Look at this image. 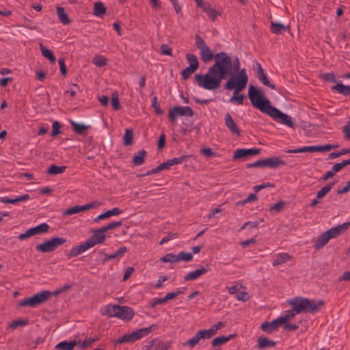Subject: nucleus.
Here are the masks:
<instances>
[{
    "mask_svg": "<svg viewBox=\"0 0 350 350\" xmlns=\"http://www.w3.org/2000/svg\"><path fill=\"white\" fill-rule=\"evenodd\" d=\"M284 204L285 203L282 201L278 202V203L270 207V211L274 213H279L284 206Z\"/></svg>",
    "mask_w": 350,
    "mask_h": 350,
    "instance_id": "4d7b16f0",
    "label": "nucleus"
},
{
    "mask_svg": "<svg viewBox=\"0 0 350 350\" xmlns=\"http://www.w3.org/2000/svg\"><path fill=\"white\" fill-rule=\"evenodd\" d=\"M189 158L187 155H182L180 157H175L168 160V164L171 166L183 163Z\"/></svg>",
    "mask_w": 350,
    "mask_h": 350,
    "instance_id": "3c124183",
    "label": "nucleus"
},
{
    "mask_svg": "<svg viewBox=\"0 0 350 350\" xmlns=\"http://www.w3.org/2000/svg\"><path fill=\"white\" fill-rule=\"evenodd\" d=\"M98 340V338H90L83 341L81 347L84 348L90 346L92 343Z\"/></svg>",
    "mask_w": 350,
    "mask_h": 350,
    "instance_id": "338daca9",
    "label": "nucleus"
},
{
    "mask_svg": "<svg viewBox=\"0 0 350 350\" xmlns=\"http://www.w3.org/2000/svg\"><path fill=\"white\" fill-rule=\"evenodd\" d=\"M282 325L281 322L279 319L271 321V322H265L261 324V329L263 332L267 333H272L275 331H277L280 326Z\"/></svg>",
    "mask_w": 350,
    "mask_h": 350,
    "instance_id": "412c9836",
    "label": "nucleus"
},
{
    "mask_svg": "<svg viewBox=\"0 0 350 350\" xmlns=\"http://www.w3.org/2000/svg\"><path fill=\"white\" fill-rule=\"evenodd\" d=\"M293 258V256L288 253L281 252L275 254L273 256L272 265L273 267H276L278 265H283L288 261L291 260Z\"/></svg>",
    "mask_w": 350,
    "mask_h": 350,
    "instance_id": "6ab92c4d",
    "label": "nucleus"
},
{
    "mask_svg": "<svg viewBox=\"0 0 350 350\" xmlns=\"http://www.w3.org/2000/svg\"><path fill=\"white\" fill-rule=\"evenodd\" d=\"M51 293L49 291H42L36 293L32 297L24 299L18 303V306L21 307L29 306L31 308H36L41 305L49 299Z\"/></svg>",
    "mask_w": 350,
    "mask_h": 350,
    "instance_id": "39448f33",
    "label": "nucleus"
},
{
    "mask_svg": "<svg viewBox=\"0 0 350 350\" xmlns=\"http://www.w3.org/2000/svg\"><path fill=\"white\" fill-rule=\"evenodd\" d=\"M40 48L41 50L42 55L44 57L48 59L51 63L55 62V60H56L55 57L54 56V55L53 54V53L51 50L44 47V45L42 44H40Z\"/></svg>",
    "mask_w": 350,
    "mask_h": 350,
    "instance_id": "c9c22d12",
    "label": "nucleus"
},
{
    "mask_svg": "<svg viewBox=\"0 0 350 350\" xmlns=\"http://www.w3.org/2000/svg\"><path fill=\"white\" fill-rule=\"evenodd\" d=\"M111 103L113 109L118 110L120 108L118 94L117 92L112 94Z\"/></svg>",
    "mask_w": 350,
    "mask_h": 350,
    "instance_id": "864d4df0",
    "label": "nucleus"
},
{
    "mask_svg": "<svg viewBox=\"0 0 350 350\" xmlns=\"http://www.w3.org/2000/svg\"><path fill=\"white\" fill-rule=\"evenodd\" d=\"M329 240L330 237H328L327 233L325 232L317 238L314 244V247L316 250H320L324 245H325Z\"/></svg>",
    "mask_w": 350,
    "mask_h": 350,
    "instance_id": "bb28decb",
    "label": "nucleus"
},
{
    "mask_svg": "<svg viewBox=\"0 0 350 350\" xmlns=\"http://www.w3.org/2000/svg\"><path fill=\"white\" fill-rule=\"evenodd\" d=\"M133 138V131L131 129H127L123 137L124 145L126 146L131 145Z\"/></svg>",
    "mask_w": 350,
    "mask_h": 350,
    "instance_id": "79ce46f5",
    "label": "nucleus"
},
{
    "mask_svg": "<svg viewBox=\"0 0 350 350\" xmlns=\"http://www.w3.org/2000/svg\"><path fill=\"white\" fill-rule=\"evenodd\" d=\"M350 226V221L345 222L340 225H338L333 228H329L325 232L330 237L331 239H334L338 237L339 235L342 234L347 230Z\"/></svg>",
    "mask_w": 350,
    "mask_h": 350,
    "instance_id": "f8f14e48",
    "label": "nucleus"
},
{
    "mask_svg": "<svg viewBox=\"0 0 350 350\" xmlns=\"http://www.w3.org/2000/svg\"><path fill=\"white\" fill-rule=\"evenodd\" d=\"M33 236L41 234L47 232L49 229V226L46 223H42L36 227L29 228Z\"/></svg>",
    "mask_w": 350,
    "mask_h": 350,
    "instance_id": "cd10ccee",
    "label": "nucleus"
},
{
    "mask_svg": "<svg viewBox=\"0 0 350 350\" xmlns=\"http://www.w3.org/2000/svg\"><path fill=\"white\" fill-rule=\"evenodd\" d=\"M248 97L252 106L261 112L269 115L274 120H279L281 124L290 128L295 126L291 118L272 106L270 100L266 98L262 90L256 88L251 85L248 90Z\"/></svg>",
    "mask_w": 350,
    "mask_h": 350,
    "instance_id": "f03ea898",
    "label": "nucleus"
},
{
    "mask_svg": "<svg viewBox=\"0 0 350 350\" xmlns=\"http://www.w3.org/2000/svg\"><path fill=\"white\" fill-rule=\"evenodd\" d=\"M118 308V305L108 304L101 309V312L109 317H116Z\"/></svg>",
    "mask_w": 350,
    "mask_h": 350,
    "instance_id": "393cba45",
    "label": "nucleus"
},
{
    "mask_svg": "<svg viewBox=\"0 0 350 350\" xmlns=\"http://www.w3.org/2000/svg\"><path fill=\"white\" fill-rule=\"evenodd\" d=\"M224 323L218 322L210 329H206V331L208 332L209 337L211 338L212 336H215L217 331L224 327Z\"/></svg>",
    "mask_w": 350,
    "mask_h": 350,
    "instance_id": "de8ad7c7",
    "label": "nucleus"
},
{
    "mask_svg": "<svg viewBox=\"0 0 350 350\" xmlns=\"http://www.w3.org/2000/svg\"><path fill=\"white\" fill-rule=\"evenodd\" d=\"M186 59L189 64V66H193V67H196V68H199V62L198 58L194 54L187 53L186 55Z\"/></svg>",
    "mask_w": 350,
    "mask_h": 350,
    "instance_id": "49530a36",
    "label": "nucleus"
},
{
    "mask_svg": "<svg viewBox=\"0 0 350 350\" xmlns=\"http://www.w3.org/2000/svg\"><path fill=\"white\" fill-rule=\"evenodd\" d=\"M94 14L97 16H100L106 13V8L100 1L95 2L94 4Z\"/></svg>",
    "mask_w": 350,
    "mask_h": 350,
    "instance_id": "f704fd0d",
    "label": "nucleus"
},
{
    "mask_svg": "<svg viewBox=\"0 0 350 350\" xmlns=\"http://www.w3.org/2000/svg\"><path fill=\"white\" fill-rule=\"evenodd\" d=\"M209 338H211L206 329H200L196 333L193 337L183 342V347H189L190 349H193L199 344L201 340Z\"/></svg>",
    "mask_w": 350,
    "mask_h": 350,
    "instance_id": "1a4fd4ad",
    "label": "nucleus"
},
{
    "mask_svg": "<svg viewBox=\"0 0 350 350\" xmlns=\"http://www.w3.org/2000/svg\"><path fill=\"white\" fill-rule=\"evenodd\" d=\"M248 82V77L245 68L241 70L235 75H232L225 84L226 90H231L234 89L233 96L230 98V103H235L237 105H242L244 100V95L238 94L239 92L245 88Z\"/></svg>",
    "mask_w": 350,
    "mask_h": 350,
    "instance_id": "7ed1b4c3",
    "label": "nucleus"
},
{
    "mask_svg": "<svg viewBox=\"0 0 350 350\" xmlns=\"http://www.w3.org/2000/svg\"><path fill=\"white\" fill-rule=\"evenodd\" d=\"M323 79L327 81L335 83L336 82V79L335 75L332 72L325 73L323 75Z\"/></svg>",
    "mask_w": 350,
    "mask_h": 350,
    "instance_id": "0e129e2a",
    "label": "nucleus"
},
{
    "mask_svg": "<svg viewBox=\"0 0 350 350\" xmlns=\"http://www.w3.org/2000/svg\"><path fill=\"white\" fill-rule=\"evenodd\" d=\"M296 314H297V313L294 311V308H292V310H287L284 316L280 317L278 319L282 325L284 323L289 322Z\"/></svg>",
    "mask_w": 350,
    "mask_h": 350,
    "instance_id": "e433bc0d",
    "label": "nucleus"
},
{
    "mask_svg": "<svg viewBox=\"0 0 350 350\" xmlns=\"http://www.w3.org/2000/svg\"><path fill=\"white\" fill-rule=\"evenodd\" d=\"M234 285L231 287H227L228 293L230 295H234L235 297L237 300L241 301H247L250 299V297L248 293L246 291H241L239 288H243V286L242 285H239L238 286V283L234 282Z\"/></svg>",
    "mask_w": 350,
    "mask_h": 350,
    "instance_id": "9b49d317",
    "label": "nucleus"
},
{
    "mask_svg": "<svg viewBox=\"0 0 350 350\" xmlns=\"http://www.w3.org/2000/svg\"><path fill=\"white\" fill-rule=\"evenodd\" d=\"M161 53L170 56L172 55V48L170 47L167 44H162L161 46Z\"/></svg>",
    "mask_w": 350,
    "mask_h": 350,
    "instance_id": "e2e57ef3",
    "label": "nucleus"
},
{
    "mask_svg": "<svg viewBox=\"0 0 350 350\" xmlns=\"http://www.w3.org/2000/svg\"><path fill=\"white\" fill-rule=\"evenodd\" d=\"M161 260L163 262L174 263V262H178V258H177L176 254H174L172 253H169V254H167L166 255H165L164 256H163L161 258Z\"/></svg>",
    "mask_w": 350,
    "mask_h": 350,
    "instance_id": "09e8293b",
    "label": "nucleus"
},
{
    "mask_svg": "<svg viewBox=\"0 0 350 350\" xmlns=\"http://www.w3.org/2000/svg\"><path fill=\"white\" fill-rule=\"evenodd\" d=\"M30 199V196L29 194H24L23 196H18L14 199H10L8 197H1L0 202L4 204H16L19 202H25L29 200Z\"/></svg>",
    "mask_w": 350,
    "mask_h": 350,
    "instance_id": "5701e85b",
    "label": "nucleus"
},
{
    "mask_svg": "<svg viewBox=\"0 0 350 350\" xmlns=\"http://www.w3.org/2000/svg\"><path fill=\"white\" fill-rule=\"evenodd\" d=\"M146 151L142 150L138 152L133 158V163L135 165H141L144 163Z\"/></svg>",
    "mask_w": 350,
    "mask_h": 350,
    "instance_id": "4c0bfd02",
    "label": "nucleus"
},
{
    "mask_svg": "<svg viewBox=\"0 0 350 350\" xmlns=\"http://www.w3.org/2000/svg\"><path fill=\"white\" fill-rule=\"evenodd\" d=\"M235 336V334H230L227 336H222L215 338L212 342L211 345L213 347H217L221 345H224L228 342L230 340L232 339Z\"/></svg>",
    "mask_w": 350,
    "mask_h": 350,
    "instance_id": "c756f323",
    "label": "nucleus"
},
{
    "mask_svg": "<svg viewBox=\"0 0 350 350\" xmlns=\"http://www.w3.org/2000/svg\"><path fill=\"white\" fill-rule=\"evenodd\" d=\"M165 302H166V301L164 297L154 298L151 301L150 305V307L153 308L156 307L157 305L163 304Z\"/></svg>",
    "mask_w": 350,
    "mask_h": 350,
    "instance_id": "69168bd1",
    "label": "nucleus"
},
{
    "mask_svg": "<svg viewBox=\"0 0 350 350\" xmlns=\"http://www.w3.org/2000/svg\"><path fill=\"white\" fill-rule=\"evenodd\" d=\"M200 55L202 60L204 63H207L211 62L213 58L215 59V55L211 49L206 46L201 49H200Z\"/></svg>",
    "mask_w": 350,
    "mask_h": 350,
    "instance_id": "b1692460",
    "label": "nucleus"
},
{
    "mask_svg": "<svg viewBox=\"0 0 350 350\" xmlns=\"http://www.w3.org/2000/svg\"><path fill=\"white\" fill-rule=\"evenodd\" d=\"M195 39L196 45L199 50L207 46L204 42V40L199 35H196Z\"/></svg>",
    "mask_w": 350,
    "mask_h": 350,
    "instance_id": "052dcab7",
    "label": "nucleus"
},
{
    "mask_svg": "<svg viewBox=\"0 0 350 350\" xmlns=\"http://www.w3.org/2000/svg\"><path fill=\"white\" fill-rule=\"evenodd\" d=\"M93 235L88 239L89 241L92 242V247L97 244L103 243L106 239V230L103 227L92 231Z\"/></svg>",
    "mask_w": 350,
    "mask_h": 350,
    "instance_id": "ddd939ff",
    "label": "nucleus"
},
{
    "mask_svg": "<svg viewBox=\"0 0 350 350\" xmlns=\"http://www.w3.org/2000/svg\"><path fill=\"white\" fill-rule=\"evenodd\" d=\"M263 219H260L259 221H247L244 223V224L240 228L239 230H243L245 229L247 226H250V228H257L260 223L262 222Z\"/></svg>",
    "mask_w": 350,
    "mask_h": 350,
    "instance_id": "5fc2aeb1",
    "label": "nucleus"
},
{
    "mask_svg": "<svg viewBox=\"0 0 350 350\" xmlns=\"http://www.w3.org/2000/svg\"><path fill=\"white\" fill-rule=\"evenodd\" d=\"M70 124L74 131L78 135H84L85 131L89 128V126L88 125L83 124H79L75 121H71Z\"/></svg>",
    "mask_w": 350,
    "mask_h": 350,
    "instance_id": "473e14b6",
    "label": "nucleus"
},
{
    "mask_svg": "<svg viewBox=\"0 0 350 350\" xmlns=\"http://www.w3.org/2000/svg\"><path fill=\"white\" fill-rule=\"evenodd\" d=\"M264 167L277 168L278 167L284 166L286 162L280 157H272L263 159Z\"/></svg>",
    "mask_w": 350,
    "mask_h": 350,
    "instance_id": "a211bd4d",
    "label": "nucleus"
},
{
    "mask_svg": "<svg viewBox=\"0 0 350 350\" xmlns=\"http://www.w3.org/2000/svg\"><path fill=\"white\" fill-rule=\"evenodd\" d=\"M270 28L271 31L275 34H280L283 31L288 30V26H286L280 23L271 22Z\"/></svg>",
    "mask_w": 350,
    "mask_h": 350,
    "instance_id": "c85d7f7f",
    "label": "nucleus"
},
{
    "mask_svg": "<svg viewBox=\"0 0 350 350\" xmlns=\"http://www.w3.org/2000/svg\"><path fill=\"white\" fill-rule=\"evenodd\" d=\"M61 125L59 122L55 121L52 125V133L51 136L55 137L61 133L60 131Z\"/></svg>",
    "mask_w": 350,
    "mask_h": 350,
    "instance_id": "6e6d98bb",
    "label": "nucleus"
},
{
    "mask_svg": "<svg viewBox=\"0 0 350 350\" xmlns=\"http://www.w3.org/2000/svg\"><path fill=\"white\" fill-rule=\"evenodd\" d=\"M92 63L98 67H103L107 65V59L102 55H96L92 58Z\"/></svg>",
    "mask_w": 350,
    "mask_h": 350,
    "instance_id": "37998d69",
    "label": "nucleus"
},
{
    "mask_svg": "<svg viewBox=\"0 0 350 350\" xmlns=\"http://www.w3.org/2000/svg\"><path fill=\"white\" fill-rule=\"evenodd\" d=\"M66 167L64 165L57 166L55 165H51L47 170L48 174H59L66 170Z\"/></svg>",
    "mask_w": 350,
    "mask_h": 350,
    "instance_id": "a19ab883",
    "label": "nucleus"
},
{
    "mask_svg": "<svg viewBox=\"0 0 350 350\" xmlns=\"http://www.w3.org/2000/svg\"><path fill=\"white\" fill-rule=\"evenodd\" d=\"M332 90L336 91L344 96H350V85H345L342 83H337L332 88Z\"/></svg>",
    "mask_w": 350,
    "mask_h": 350,
    "instance_id": "7c9ffc66",
    "label": "nucleus"
},
{
    "mask_svg": "<svg viewBox=\"0 0 350 350\" xmlns=\"http://www.w3.org/2000/svg\"><path fill=\"white\" fill-rule=\"evenodd\" d=\"M134 314L135 313L131 308L118 305L116 317L122 320L129 321L133 318Z\"/></svg>",
    "mask_w": 350,
    "mask_h": 350,
    "instance_id": "dca6fc26",
    "label": "nucleus"
},
{
    "mask_svg": "<svg viewBox=\"0 0 350 350\" xmlns=\"http://www.w3.org/2000/svg\"><path fill=\"white\" fill-rule=\"evenodd\" d=\"M240 61L231 57L224 52L215 55V64L208 68L206 74H197L195 79L198 85L204 90H215L219 88L223 79L232 75V72H239Z\"/></svg>",
    "mask_w": 350,
    "mask_h": 350,
    "instance_id": "f257e3e1",
    "label": "nucleus"
},
{
    "mask_svg": "<svg viewBox=\"0 0 350 350\" xmlns=\"http://www.w3.org/2000/svg\"><path fill=\"white\" fill-rule=\"evenodd\" d=\"M343 132L345 138L350 140V121L344 126Z\"/></svg>",
    "mask_w": 350,
    "mask_h": 350,
    "instance_id": "774afa93",
    "label": "nucleus"
},
{
    "mask_svg": "<svg viewBox=\"0 0 350 350\" xmlns=\"http://www.w3.org/2000/svg\"><path fill=\"white\" fill-rule=\"evenodd\" d=\"M28 324L27 319H16L12 321L8 326L7 329L12 331L16 329L19 327H24Z\"/></svg>",
    "mask_w": 350,
    "mask_h": 350,
    "instance_id": "72a5a7b5",
    "label": "nucleus"
},
{
    "mask_svg": "<svg viewBox=\"0 0 350 350\" xmlns=\"http://www.w3.org/2000/svg\"><path fill=\"white\" fill-rule=\"evenodd\" d=\"M258 199L256 193H250L245 200L243 201H239L237 202V205H244L247 203L256 201Z\"/></svg>",
    "mask_w": 350,
    "mask_h": 350,
    "instance_id": "603ef678",
    "label": "nucleus"
},
{
    "mask_svg": "<svg viewBox=\"0 0 350 350\" xmlns=\"http://www.w3.org/2000/svg\"><path fill=\"white\" fill-rule=\"evenodd\" d=\"M260 152L259 148L237 149L233 154V159L245 158L251 155L258 154Z\"/></svg>",
    "mask_w": 350,
    "mask_h": 350,
    "instance_id": "f3484780",
    "label": "nucleus"
},
{
    "mask_svg": "<svg viewBox=\"0 0 350 350\" xmlns=\"http://www.w3.org/2000/svg\"><path fill=\"white\" fill-rule=\"evenodd\" d=\"M152 106L154 108V112L157 114H162L163 111L160 108L159 105L157 102V97H154L152 100Z\"/></svg>",
    "mask_w": 350,
    "mask_h": 350,
    "instance_id": "13d9d810",
    "label": "nucleus"
},
{
    "mask_svg": "<svg viewBox=\"0 0 350 350\" xmlns=\"http://www.w3.org/2000/svg\"><path fill=\"white\" fill-rule=\"evenodd\" d=\"M91 247H92V243L88 239L85 243L72 247L68 254V258L76 257Z\"/></svg>",
    "mask_w": 350,
    "mask_h": 350,
    "instance_id": "2eb2a0df",
    "label": "nucleus"
},
{
    "mask_svg": "<svg viewBox=\"0 0 350 350\" xmlns=\"http://www.w3.org/2000/svg\"><path fill=\"white\" fill-rule=\"evenodd\" d=\"M224 122L226 126L228 128L232 135L240 136L241 131L238 127L236 122L232 119L231 115L229 113H226L224 117Z\"/></svg>",
    "mask_w": 350,
    "mask_h": 350,
    "instance_id": "4468645a",
    "label": "nucleus"
},
{
    "mask_svg": "<svg viewBox=\"0 0 350 350\" xmlns=\"http://www.w3.org/2000/svg\"><path fill=\"white\" fill-rule=\"evenodd\" d=\"M198 68H196L193 66H189L183 69L181 72L182 77L184 80H187L189 77L194 73Z\"/></svg>",
    "mask_w": 350,
    "mask_h": 350,
    "instance_id": "c03bdc74",
    "label": "nucleus"
},
{
    "mask_svg": "<svg viewBox=\"0 0 350 350\" xmlns=\"http://www.w3.org/2000/svg\"><path fill=\"white\" fill-rule=\"evenodd\" d=\"M75 345V341H62L58 343L55 348L60 350H72Z\"/></svg>",
    "mask_w": 350,
    "mask_h": 350,
    "instance_id": "58836bf2",
    "label": "nucleus"
},
{
    "mask_svg": "<svg viewBox=\"0 0 350 350\" xmlns=\"http://www.w3.org/2000/svg\"><path fill=\"white\" fill-rule=\"evenodd\" d=\"M334 185V183H328L325 186L323 187L320 191H319L317 193V198L321 199L323 198L332 188V186Z\"/></svg>",
    "mask_w": 350,
    "mask_h": 350,
    "instance_id": "a18cd8bd",
    "label": "nucleus"
},
{
    "mask_svg": "<svg viewBox=\"0 0 350 350\" xmlns=\"http://www.w3.org/2000/svg\"><path fill=\"white\" fill-rule=\"evenodd\" d=\"M178 258V262L179 261H184V262H189L193 258V254L189 252H181L178 254H177Z\"/></svg>",
    "mask_w": 350,
    "mask_h": 350,
    "instance_id": "8fccbe9b",
    "label": "nucleus"
},
{
    "mask_svg": "<svg viewBox=\"0 0 350 350\" xmlns=\"http://www.w3.org/2000/svg\"><path fill=\"white\" fill-rule=\"evenodd\" d=\"M154 327L155 326L152 325L148 327H144L142 329H137L131 332V334H124V336L120 337L118 340L116 341L115 345L135 342L136 340L149 334L154 328Z\"/></svg>",
    "mask_w": 350,
    "mask_h": 350,
    "instance_id": "423d86ee",
    "label": "nucleus"
},
{
    "mask_svg": "<svg viewBox=\"0 0 350 350\" xmlns=\"http://www.w3.org/2000/svg\"><path fill=\"white\" fill-rule=\"evenodd\" d=\"M201 8L213 21L221 15V13L213 8L209 3L206 2L203 4Z\"/></svg>",
    "mask_w": 350,
    "mask_h": 350,
    "instance_id": "4be33fe9",
    "label": "nucleus"
},
{
    "mask_svg": "<svg viewBox=\"0 0 350 350\" xmlns=\"http://www.w3.org/2000/svg\"><path fill=\"white\" fill-rule=\"evenodd\" d=\"M100 205V202L98 201H93L90 203L84 205H77L70 207L64 212V215H71L73 214L79 213L82 211H88L90 209L96 208Z\"/></svg>",
    "mask_w": 350,
    "mask_h": 350,
    "instance_id": "9d476101",
    "label": "nucleus"
},
{
    "mask_svg": "<svg viewBox=\"0 0 350 350\" xmlns=\"http://www.w3.org/2000/svg\"><path fill=\"white\" fill-rule=\"evenodd\" d=\"M66 241V239L63 237H52L51 239L37 245L36 249L42 253L51 252L63 245Z\"/></svg>",
    "mask_w": 350,
    "mask_h": 350,
    "instance_id": "0eeeda50",
    "label": "nucleus"
},
{
    "mask_svg": "<svg viewBox=\"0 0 350 350\" xmlns=\"http://www.w3.org/2000/svg\"><path fill=\"white\" fill-rule=\"evenodd\" d=\"M288 304L294 308L297 314L315 313L318 312L323 306L324 302L322 300H313L305 297H295L289 299Z\"/></svg>",
    "mask_w": 350,
    "mask_h": 350,
    "instance_id": "20e7f679",
    "label": "nucleus"
},
{
    "mask_svg": "<svg viewBox=\"0 0 350 350\" xmlns=\"http://www.w3.org/2000/svg\"><path fill=\"white\" fill-rule=\"evenodd\" d=\"M256 68H257V76H258V79L265 85L271 88L272 90H275V85H273L269 81L268 77L266 75V74L265 73L264 70L262 68L261 65L258 62H256Z\"/></svg>",
    "mask_w": 350,
    "mask_h": 350,
    "instance_id": "aec40b11",
    "label": "nucleus"
},
{
    "mask_svg": "<svg viewBox=\"0 0 350 350\" xmlns=\"http://www.w3.org/2000/svg\"><path fill=\"white\" fill-rule=\"evenodd\" d=\"M57 14L59 18V20L63 25H69L70 23V20L68 14L66 13L64 9L62 7L57 8Z\"/></svg>",
    "mask_w": 350,
    "mask_h": 350,
    "instance_id": "2f4dec72",
    "label": "nucleus"
},
{
    "mask_svg": "<svg viewBox=\"0 0 350 350\" xmlns=\"http://www.w3.org/2000/svg\"><path fill=\"white\" fill-rule=\"evenodd\" d=\"M258 345L260 349H263L265 347H274L276 343L273 340H269L267 338H260L258 339Z\"/></svg>",
    "mask_w": 350,
    "mask_h": 350,
    "instance_id": "ea45409f",
    "label": "nucleus"
},
{
    "mask_svg": "<svg viewBox=\"0 0 350 350\" xmlns=\"http://www.w3.org/2000/svg\"><path fill=\"white\" fill-rule=\"evenodd\" d=\"M208 272V269L202 267L201 269H196L193 271L189 272L184 277L185 281L195 280L200 275L205 274Z\"/></svg>",
    "mask_w": 350,
    "mask_h": 350,
    "instance_id": "a878e982",
    "label": "nucleus"
},
{
    "mask_svg": "<svg viewBox=\"0 0 350 350\" xmlns=\"http://www.w3.org/2000/svg\"><path fill=\"white\" fill-rule=\"evenodd\" d=\"M338 145L325 144L323 146H318L319 152L329 151L332 149L338 148Z\"/></svg>",
    "mask_w": 350,
    "mask_h": 350,
    "instance_id": "680f3d73",
    "label": "nucleus"
},
{
    "mask_svg": "<svg viewBox=\"0 0 350 350\" xmlns=\"http://www.w3.org/2000/svg\"><path fill=\"white\" fill-rule=\"evenodd\" d=\"M193 116V111L189 106H176L169 111V120L174 122L179 116Z\"/></svg>",
    "mask_w": 350,
    "mask_h": 350,
    "instance_id": "6e6552de",
    "label": "nucleus"
},
{
    "mask_svg": "<svg viewBox=\"0 0 350 350\" xmlns=\"http://www.w3.org/2000/svg\"><path fill=\"white\" fill-rule=\"evenodd\" d=\"M122 221H118L109 223L107 225L103 226V227L107 232L109 230H112L117 227H120L122 226Z\"/></svg>",
    "mask_w": 350,
    "mask_h": 350,
    "instance_id": "bf43d9fd",
    "label": "nucleus"
}]
</instances>
